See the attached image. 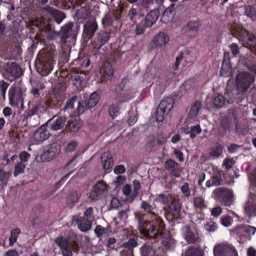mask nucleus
<instances>
[{
    "label": "nucleus",
    "mask_w": 256,
    "mask_h": 256,
    "mask_svg": "<svg viewBox=\"0 0 256 256\" xmlns=\"http://www.w3.org/2000/svg\"><path fill=\"white\" fill-rule=\"evenodd\" d=\"M230 32L233 36L242 42L244 47L250 50L256 48V36L253 34L235 24L232 25Z\"/></svg>",
    "instance_id": "1"
},
{
    "label": "nucleus",
    "mask_w": 256,
    "mask_h": 256,
    "mask_svg": "<svg viewBox=\"0 0 256 256\" xmlns=\"http://www.w3.org/2000/svg\"><path fill=\"white\" fill-rule=\"evenodd\" d=\"M36 25L38 31L35 37L41 42H44L46 40H54L60 35L58 32L52 30L50 24H45L36 22Z\"/></svg>",
    "instance_id": "2"
},
{
    "label": "nucleus",
    "mask_w": 256,
    "mask_h": 256,
    "mask_svg": "<svg viewBox=\"0 0 256 256\" xmlns=\"http://www.w3.org/2000/svg\"><path fill=\"white\" fill-rule=\"evenodd\" d=\"M55 52L54 44L52 43L46 44L44 48L39 52L36 60H38L40 64H54ZM34 64H37L36 61Z\"/></svg>",
    "instance_id": "3"
},
{
    "label": "nucleus",
    "mask_w": 256,
    "mask_h": 256,
    "mask_svg": "<svg viewBox=\"0 0 256 256\" xmlns=\"http://www.w3.org/2000/svg\"><path fill=\"white\" fill-rule=\"evenodd\" d=\"M254 81V77L248 72L239 73L236 78V86L240 92H246Z\"/></svg>",
    "instance_id": "4"
},
{
    "label": "nucleus",
    "mask_w": 256,
    "mask_h": 256,
    "mask_svg": "<svg viewBox=\"0 0 256 256\" xmlns=\"http://www.w3.org/2000/svg\"><path fill=\"white\" fill-rule=\"evenodd\" d=\"M213 252L214 256H238L235 248L228 244L223 243L216 244Z\"/></svg>",
    "instance_id": "5"
},
{
    "label": "nucleus",
    "mask_w": 256,
    "mask_h": 256,
    "mask_svg": "<svg viewBox=\"0 0 256 256\" xmlns=\"http://www.w3.org/2000/svg\"><path fill=\"white\" fill-rule=\"evenodd\" d=\"M214 194L218 200L223 202L226 206H230L233 202V192L227 188H218L214 191Z\"/></svg>",
    "instance_id": "6"
},
{
    "label": "nucleus",
    "mask_w": 256,
    "mask_h": 256,
    "mask_svg": "<svg viewBox=\"0 0 256 256\" xmlns=\"http://www.w3.org/2000/svg\"><path fill=\"white\" fill-rule=\"evenodd\" d=\"M22 90L18 87L12 86L8 90L10 104L12 106H18L20 103L21 106H24V100L22 98Z\"/></svg>",
    "instance_id": "7"
},
{
    "label": "nucleus",
    "mask_w": 256,
    "mask_h": 256,
    "mask_svg": "<svg viewBox=\"0 0 256 256\" xmlns=\"http://www.w3.org/2000/svg\"><path fill=\"white\" fill-rule=\"evenodd\" d=\"M202 26V24L199 19L190 20L184 28V34L189 38H194Z\"/></svg>",
    "instance_id": "8"
},
{
    "label": "nucleus",
    "mask_w": 256,
    "mask_h": 256,
    "mask_svg": "<svg viewBox=\"0 0 256 256\" xmlns=\"http://www.w3.org/2000/svg\"><path fill=\"white\" fill-rule=\"evenodd\" d=\"M41 12L43 14L48 16L49 18L52 17L58 24H60L66 17L64 12L48 6L43 7L41 10Z\"/></svg>",
    "instance_id": "9"
},
{
    "label": "nucleus",
    "mask_w": 256,
    "mask_h": 256,
    "mask_svg": "<svg viewBox=\"0 0 256 256\" xmlns=\"http://www.w3.org/2000/svg\"><path fill=\"white\" fill-rule=\"evenodd\" d=\"M60 152V146L53 144L44 150L40 154V160L42 162L49 161L56 157Z\"/></svg>",
    "instance_id": "10"
},
{
    "label": "nucleus",
    "mask_w": 256,
    "mask_h": 256,
    "mask_svg": "<svg viewBox=\"0 0 256 256\" xmlns=\"http://www.w3.org/2000/svg\"><path fill=\"white\" fill-rule=\"evenodd\" d=\"M251 188L250 196L244 206V211L248 216H256V194Z\"/></svg>",
    "instance_id": "11"
},
{
    "label": "nucleus",
    "mask_w": 256,
    "mask_h": 256,
    "mask_svg": "<svg viewBox=\"0 0 256 256\" xmlns=\"http://www.w3.org/2000/svg\"><path fill=\"white\" fill-rule=\"evenodd\" d=\"M50 134L46 128V126L42 125L33 134L32 140L35 144L42 142L47 140Z\"/></svg>",
    "instance_id": "12"
},
{
    "label": "nucleus",
    "mask_w": 256,
    "mask_h": 256,
    "mask_svg": "<svg viewBox=\"0 0 256 256\" xmlns=\"http://www.w3.org/2000/svg\"><path fill=\"white\" fill-rule=\"evenodd\" d=\"M55 242L60 248L62 256H72V254L68 240L59 237L56 240Z\"/></svg>",
    "instance_id": "13"
},
{
    "label": "nucleus",
    "mask_w": 256,
    "mask_h": 256,
    "mask_svg": "<svg viewBox=\"0 0 256 256\" xmlns=\"http://www.w3.org/2000/svg\"><path fill=\"white\" fill-rule=\"evenodd\" d=\"M160 14L158 8H154L151 10L146 16L144 21L142 22L146 28L151 27L157 20Z\"/></svg>",
    "instance_id": "14"
},
{
    "label": "nucleus",
    "mask_w": 256,
    "mask_h": 256,
    "mask_svg": "<svg viewBox=\"0 0 256 256\" xmlns=\"http://www.w3.org/2000/svg\"><path fill=\"white\" fill-rule=\"evenodd\" d=\"M232 95L231 93L227 92L224 94V97L220 95L216 96L214 100V104L217 108H221L234 102L233 97L230 98Z\"/></svg>",
    "instance_id": "15"
},
{
    "label": "nucleus",
    "mask_w": 256,
    "mask_h": 256,
    "mask_svg": "<svg viewBox=\"0 0 256 256\" xmlns=\"http://www.w3.org/2000/svg\"><path fill=\"white\" fill-rule=\"evenodd\" d=\"M98 24L95 22H86L84 26L83 34L88 38H92L98 29Z\"/></svg>",
    "instance_id": "16"
},
{
    "label": "nucleus",
    "mask_w": 256,
    "mask_h": 256,
    "mask_svg": "<svg viewBox=\"0 0 256 256\" xmlns=\"http://www.w3.org/2000/svg\"><path fill=\"white\" fill-rule=\"evenodd\" d=\"M156 223L155 221L146 222L140 226V230L144 236H147L150 233L158 232Z\"/></svg>",
    "instance_id": "17"
},
{
    "label": "nucleus",
    "mask_w": 256,
    "mask_h": 256,
    "mask_svg": "<svg viewBox=\"0 0 256 256\" xmlns=\"http://www.w3.org/2000/svg\"><path fill=\"white\" fill-rule=\"evenodd\" d=\"M174 7L175 4H172L164 10L161 17V21L163 23L167 24L172 20L176 14Z\"/></svg>",
    "instance_id": "18"
},
{
    "label": "nucleus",
    "mask_w": 256,
    "mask_h": 256,
    "mask_svg": "<svg viewBox=\"0 0 256 256\" xmlns=\"http://www.w3.org/2000/svg\"><path fill=\"white\" fill-rule=\"evenodd\" d=\"M137 246V242L134 239H130L128 242L122 244V246L128 248L126 250H122L120 252V256H134L132 248Z\"/></svg>",
    "instance_id": "19"
},
{
    "label": "nucleus",
    "mask_w": 256,
    "mask_h": 256,
    "mask_svg": "<svg viewBox=\"0 0 256 256\" xmlns=\"http://www.w3.org/2000/svg\"><path fill=\"white\" fill-rule=\"evenodd\" d=\"M101 161L103 168L106 170L111 169L114 165L112 154L108 152H106L102 155Z\"/></svg>",
    "instance_id": "20"
},
{
    "label": "nucleus",
    "mask_w": 256,
    "mask_h": 256,
    "mask_svg": "<svg viewBox=\"0 0 256 256\" xmlns=\"http://www.w3.org/2000/svg\"><path fill=\"white\" fill-rule=\"evenodd\" d=\"M73 24L72 22L66 24L61 28L60 30V42L64 44L66 42L67 39L70 37V32L72 30Z\"/></svg>",
    "instance_id": "21"
},
{
    "label": "nucleus",
    "mask_w": 256,
    "mask_h": 256,
    "mask_svg": "<svg viewBox=\"0 0 256 256\" xmlns=\"http://www.w3.org/2000/svg\"><path fill=\"white\" fill-rule=\"evenodd\" d=\"M46 102L44 100H38L33 107L28 112L30 116L42 113L46 110Z\"/></svg>",
    "instance_id": "22"
},
{
    "label": "nucleus",
    "mask_w": 256,
    "mask_h": 256,
    "mask_svg": "<svg viewBox=\"0 0 256 256\" xmlns=\"http://www.w3.org/2000/svg\"><path fill=\"white\" fill-rule=\"evenodd\" d=\"M174 102V100L172 98H166L162 100L158 107L159 110L168 114L173 108Z\"/></svg>",
    "instance_id": "23"
},
{
    "label": "nucleus",
    "mask_w": 256,
    "mask_h": 256,
    "mask_svg": "<svg viewBox=\"0 0 256 256\" xmlns=\"http://www.w3.org/2000/svg\"><path fill=\"white\" fill-rule=\"evenodd\" d=\"M169 40V37L168 34L162 32H160L154 36V42L156 46L162 47L166 45Z\"/></svg>",
    "instance_id": "24"
},
{
    "label": "nucleus",
    "mask_w": 256,
    "mask_h": 256,
    "mask_svg": "<svg viewBox=\"0 0 256 256\" xmlns=\"http://www.w3.org/2000/svg\"><path fill=\"white\" fill-rule=\"evenodd\" d=\"M234 232L237 234L241 232H244L248 235H254L256 232V228L248 224H241L238 226L234 229Z\"/></svg>",
    "instance_id": "25"
},
{
    "label": "nucleus",
    "mask_w": 256,
    "mask_h": 256,
    "mask_svg": "<svg viewBox=\"0 0 256 256\" xmlns=\"http://www.w3.org/2000/svg\"><path fill=\"white\" fill-rule=\"evenodd\" d=\"M66 122V120L62 117H58L52 120L50 124V128L54 131L62 129Z\"/></svg>",
    "instance_id": "26"
},
{
    "label": "nucleus",
    "mask_w": 256,
    "mask_h": 256,
    "mask_svg": "<svg viewBox=\"0 0 256 256\" xmlns=\"http://www.w3.org/2000/svg\"><path fill=\"white\" fill-rule=\"evenodd\" d=\"M76 221L80 231L86 232L91 228L92 224L90 220L80 218Z\"/></svg>",
    "instance_id": "27"
},
{
    "label": "nucleus",
    "mask_w": 256,
    "mask_h": 256,
    "mask_svg": "<svg viewBox=\"0 0 256 256\" xmlns=\"http://www.w3.org/2000/svg\"><path fill=\"white\" fill-rule=\"evenodd\" d=\"M122 192L126 197V200L127 202H132L136 196L134 194V192L133 190H132L131 186L129 184H126L123 187Z\"/></svg>",
    "instance_id": "28"
},
{
    "label": "nucleus",
    "mask_w": 256,
    "mask_h": 256,
    "mask_svg": "<svg viewBox=\"0 0 256 256\" xmlns=\"http://www.w3.org/2000/svg\"><path fill=\"white\" fill-rule=\"evenodd\" d=\"M6 70L8 73L16 78H19L22 74V71L20 65H7Z\"/></svg>",
    "instance_id": "29"
},
{
    "label": "nucleus",
    "mask_w": 256,
    "mask_h": 256,
    "mask_svg": "<svg viewBox=\"0 0 256 256\" xmlns=\"http://www.w3.org/2000/svg\"><path fill=\"white\" fill-rule=\"evenodd\" d=\"M110 38V36L109 33L106 31L100 32L97 35L98 47L100 48L105 44Z\"/></svg>",
    "instance_id": "30"
},
{
    "label": "nucleus",
    "mask_w": 256,
    "mask_h": 256,
    "mask_svg": "<svg viewBox=\"0 0 256 256\" xmlns=\"http://www.w3.org/2000/svg\"><path fill=\"white\" fill-rule=\"evenodd\" d=\"M202 102L199 101L196 102L190 107L188 114L190 116L194 118L196 116L201 110Z\"/></svg>",
    "instance_id": "31"
},
{
    "label": "nucleus",
    "mask_w": 256,
    "mask_h": 256,
    "mask_svg": "<svg viewBox=\"0 0 256 256\" xmlns=\"http://www.w3.org/2000/svg\"><path fill=\"white\" fill-rule=\"evenodd\" d=\"M34 66L42 76H46L52 70V65H34Z\"/></svg>",
    "instance_id": "32"
},
{
    "label": "nucleus",
    "mask_w": 256,
    "mask_h": 256,
    "mask_svg": "<svg viewBox=\"0 0 256 256\" xmlns=\"http://www.w3.org/2000/svg\"><path fill=\"white\" fill-rule=\"evenodd\" d=\"M176 162L171 159L168 160L165 164L166 168L172 171L175 176L178 177L180 176V173L177 168L176 167Z\"/></svg>",
    "instance_id": "33"
},
{
    "label": "nucleus",
    "mask_w": 256,
    "mask_h": 256,
    "mask_svg": "<svg viewBox=\"0 0 256 256\" xmlns=\"http://www.w3.org/2000/svg\"><path fill=\"white\" fill-rule=\"evenodd\" d=\"M133 97L134 96L132 92H127L123 90L116 100L118 104H120L132 99Z\"/></svg>",
    "instance_id": "34"
},
{
    "label": "nucleus",
    "mask_w": 256,
    "mask_h": 256,
    "mask_svg": "<svg viewBox=\"0 0 256 256\" xmlns=\"http://www.w3.org/2000/svg\"><path fill=\"white\" fill-rule=\"evenodd\" d=\"M99 100L98 94L96 92H92L86 104V107L88 108H91L96 106Z\"/></svg>",
    "instance_id": "35"
},
{
    "label": "nucleus",
    "mask_w": 256,
    "mask_h": 256,
    "mask_svg": "<svg viewBox=\"0 0 256 256\" xmlns=\"http://www.w3.org/2000/svg\"><path fill=\"white\" fill-rule=\"evenodd\" d=\"M185 240L188 243H193L197 239L198 236L196 234L192 232L189 229L186 228L184 234Z\"/></svg>",
    "instance_id": "36"
},
{
    "label": "nucleus",
    "mask_w": 256,
    "mask_h": 256,
    "mask_svg": "<svg viewBox=\"0 0 256 256\" xmlns=\"http://www.w3.org/2000/svg\"><path fill=\"white\" fill-rule=\"evenodd\" d=\"M245 14L246 16L252 20L256 18V8L254 6L248 5L245 7Z\"/></svg>",
    "instance_id": "37"
},
{
    "label": "nucleus",
    "mask_w": 256,
    "mask_h": 256,
    "mask_svg": "<svg viewBox=\"0 0 256 256\" xmlns=\"http://www.w3.org/2000/svg\"><path fill=\"white\" fill-rule=\"evenodd\" d=\"M222 172L218 170H215L213 172L212 180L214 186H218L221 184Z\"/></svg>",
    "instance_id": "38"
},
{
    "label": "nucleus",
    "mask_w": 256,
    "mask_h": 256,
    "mask_svg": "<svg viewBox=\"0 0 256 256\" xmlns=\"http://www.w3.org/2000/svg\"><path fill=\"white\" fill-rule=\"evenodd\" d=\"M232 72V68L231 65H222L220 70V74L224 77L230 76Z\"/></svg>",
    "instance_id": "39"
},
{
    "label": "nucleus",
    "mask_w": 256,
    "mask_h": 256,
    "mask_svg": "<svg viewBox=\"0 0 256 256\" xmlns=\"http://www.w3.org/2000/svg\"><path fill=\"white\" fill-rule=\"evenodd\" d=\"M140 208L146 212L156 216V214L153 212L154 206L150 205L148 202L142 200L140 204Z\"/></svg>",
    "instance_id": "40"
},
{
    "label": "nucleus",
    "mask_w": 256,
    "mask_h": 256,
    "mask_svg": "<svg viewBox=\"0 0 256 256\" xmlns=\"http://www.w3.org/2000/svg\"><path fill=\"white\" fill-rule=\"evenodd\" d=\"M154 201L160 202L162 204H168L169 202V196L164 194H160L156 196Z\"/></svg>",
    "instance_id": "41"
},
{
    "label": "nucleus",
    "mask_w": 256,
    "mask_h": 256,
    "mask_svg": "<svg viewBox=\"0 0 256 256\" xmlns=\"http://www.w3.org/2000/svg\"><path fill=\"white\" fill-rule=\"evenodd\" d=\"M26 168V164L22 162H18L16 164L14 170V176L16 177L18 174H22L24 172Z\"/></svg>",
    "instance_id": "42"
},
{
    "label": "nucleus",
    "mask_w": 256,
    "mask_h": 256,
    "mask_svg": "<svg viewBox=\"0 0 256 256\" xmlns=\"http://www.w3.org/2000/svg\"><path fill=\"white\" fill-rule=\"evenodd\" d=\"M74 84L78 88L80 87L84 78L78 74H74L71 76Z\"/></svg>",
    "instance_id": "43"
},
{
    "label": "nucleus",
    "mask_w": 256,
    "mask_h": 256,
    "mask_svg": "<svg viewBox=\"0 0 256 256\" xmlns=\"http://www.w3.org/2000/svg\"><path fill=\"white\" fill-rule=\"evenodd\" d=\"M20 233V230L16 228L13 230L11 232V235L9 238L10 246H13L14 243L16 242L18 236Z\"/></svg>",
    "instance_id": "44"
},
{
    "label": "nucleus",
    "mask_w": 256,
    "mask_h": 256,
    "mask_svg": "<svg viewBox=\"0 0 256 256\" xmlns=\"http://www.w3.org/2000/svg\"><path fill=\"white\" fill-rule=\"evenodd\" d=\"M222 146L219 144H217L216 145L214 148L212 150V151L210 152V154L212 156H214L218 157V156H220L222 154Z\"/></svg>",
    "instance_id": "45"
},
{
    "label": "nucleus",
    "mask_w": 256,
    "mask_h": 256,
    "mask_svg": "<svg viewBox=\"0 0 256 256\" xmlns=\"http://www.w3.org/2000/svg\"><path fill=\"white\" fill-rule=\"evenodd\" d=\"M119 108L113 104L109 106L108 112L111 117L114 118L119 114Z\"/></svg>",
    "instance_id": "46"
},
{
    "label": "nucleus",
    "mask_w": 256,
    "mask_h": 256,
    "mask_svg": "<svg viewBox=\"0 0 256 256\" xmlns=\"http://www.w3.org/2000/svg\"><path fill=\"white\" fill-rule=\"evenodd\" d=\"M222 224L225 227H228L232 224V218L229 216H222L220 219Z\"/></svg>",
    "instance_id": "47"
},
{
    "label": "nucleus",
    "mask_w": 256,
    "mask_h": 256,
    "mask_svg": "<svg viewBox=\"0 0 256 256\" xmlns=\"http://www.w3.org/2000/svg\"><path fill=\"white\" fill-rule=\"evenodd\" d=\"M80 126L81 124L80 122L77 120H73L69 123V128L72 132L78 131Z\"/></svg>",
    "instance_id": "48"
},
{
    "label": "nucleus",
    "mask_w": 256,
    "mask_h": 256,
    "mask_svg": "<svg viewBox=\"0 0 256 256\" xmlns=\"http://www.w3.org/2000/svg\"><path fill=\"white\" fill-rule=\"evenodd\" d=\"M190 130V138H196L198 134L202 132V129L199 124L192 126Z\"/></svg>",
    "instance_id": "49"
},
{
    "label": "nucleus",
    "mask_w": 256,
    "mask_h": 256,
    "mask_svg": "<svg viewBox=\"0 0 256 256\" xmlns=\"http://www.w3.org/2000/svg\"><path fill=\"white\" fill-rule=\"evenodd\" d=\"M146 28L144 25V24L141 22L136 24V28L135 30V34L136 36H140L144 34L145 32V28Z\"/></svg>",
    "instance_id": "50"
},
{
    "label": "nucleus",
    "mask_w": 256,
    "mask_h": 256,
    "mask_svg": "<svg viewBox=\"0 0 256 256\" xmlns=\"http://www.w3.org/2000/svg\"><path fill=\"white\" fill-rule=\"evenodd\" d=\"M142 256H150L153 254L152 248L150 246H144L141 248Z\"/></svg>",
    "instance_id": "51"
},
{
    "label": "nucleus",
    "mask_w": 256,
    "mask_h": 256,
    "mask_svg": "<svg viewBox=\"0 0 256 256\" xmlns=\"http://www.w3.org/2000/svg\"><path fill=\"white\" fill-rule=\"evenodd\" d=\"M181 191L184 194V196L188 198L190 193V189L189 188V184L187 182L184 184L180 188Z\"/></svg>",
    "instance_id": "52"
},
{
    "label": "nucleus",
    "mask_w": 256,
    "mask_h": 256,
    "mask_svg": "<svg viewBox=\"0 0 256 256\" xmlns=\"http://www.w3.org/2000/svg\"><path fill=\"white\" fill-rule=\"evenodd\" d=\"M77 146L78 143L76 142L72 141L67 144L64 150L66 152H71L75 150Z\"/></svg>",
    "instance_id": "53"
},
{
    "label": "nucleus",
    "mask_w": 256,
    "mask_h": 256,
    "mask_svg": "<svg viewBox=\"0 0 256 256\" xmlns=\"http://www.w3.org/2000/svg\"><path fill=\"white\" fill-rule=\"evenodd\" d=\"M77 98V96H73L72 98L68 100L64 107V110L72 108H74V104L76 101Z\"/></svg>",
    "instance_id": "54"
},
{
    "label": "nucleus",
    "mask_w": 256,
    "mask_h": 256,
    "mask_svg": "<svg viewBox=\"0 0 256 256\" xmlns=\"http://www.w3.org/2000/svg\"><path fill=\"white\" fill-rule=\"evenodd\" d=\"M128 209L122 210L118 212V218L122 221L124 222L128 217Z\"/></svg>",
    "instance_id": "55"
},
{
    "label": "nucleus",
    "mask_w": 256,
    "mask_h": 256,
    "mask_svg": "<svg viewBox=\"0 0 256 256\" xmlns=\"http://www.w3.org/2000/svg\"><path fill=\"white\" fill-rule=\"evenodd\" d=\"M30 155L26 151L22 152L19 154V158L20 160V162L24 164V162H27L30 159Z\"/></svg>",
    "instance_id": "56"
},
{
    "label": "nucleus",
    "mask_w": 256,
    "mask_h": 256,
    "mask_svg": "<svg viewBox=\"0 0 256 256\" xmlns=\"http://www.w3.org/2000/svg\"><path fill=\"white\" fill-rule=\"evenodd\" d=\"M204 228L208 232H214L216 230L218 226L216 222L210 221L205 225Z\"/></svg>",
    "instance_id": "57"
},
{
    "label": "nucleus",
    "mask_w": 256,
    "mask_h": 256,
    "mask_svg": "<svg viewBox=\"0 0 256 256\" xmlns=\"http://www.w3.org/2000/svg\"><path fill=\"white\" fill-rule=\"evenodd\" d=\"M106 232L105 228L101 226H97L94 230V233L98 237L102 236Z\"/></svg>",
    "instance_id": "58"
},
{
    "label": "nucleus",
    "mask_w": 256,
    "mask_h": 256,
    "mask_svg": "<svg viewBox=\"0 0 256 256\" xmlns=\"http://www.w3.org/2000/svg\"><path fill=\"white\" fill-rule=\"evenodd\" d=\"M80 196L77 192H73L70 194L68 200L72 202H78Z\"/></svg>",
    "instance_id": "59"
},
{
    "label": "nucleus",
    "mask_w": 256,
    "mask_h": 256,
    "mask_svg": "<svg viewBox=\"0 0 256 256\" xmlns=\"http://www.w3.org/2000/svg\"><path fill=\"white\" fill-rule=\"evenodd\" d=\"M94 188L100 194H102L106 190V184L104 182H98L96 184Z\"/></svg>",
    "instance_id": "60"
},
{
    "label": "nucleus",
    "mask_w": 256,
    "mask_h": 256,
    "mask_svg": "<svg viewBox=\"0 0 256 256\" xmlns=\"http://www.w3.org/2000/svg\"><path fill=\"white\" fill-rule=\"evenodd\" d=\"M211 214L214 217L218 218L222 212V208L220 206H216L211 210Z\"/></svg>",
    "instance_id": "61"
},
{
    "label": "nucleus",
    "mask_w": 256,
    "mask_h": 256,
    "mask_svg": "<svg viewBox=\"0 0 256 256\" xmlns=\"http://www.w3.org/2000/svg\"><path fill=\"white\" fill-rule=\"evenodd\" d=\"M168 114L166 112H164V111L160 112L159 110V108H158L156 114V120L158 122H162L164 118V116L167 115Z\"/></svg>",
    "instance_id": "62"
},
{
    "label": "nucleus",
    "mask_w": 256,
    "mask_h": 256,
    "mask_svg": "<svg viewBox=\"0 0 256 256\" xmlns=\"http://www.w3.org/2000/svg\"><path fill=\"white\" fill-rule=\"evenodd\" d=\"M230 47L232 53L234 56H237L240 53V48L236 43H232Z\"/></svg>",
    "instance_id": "63"
},
{
    "label": "nucleus",
    "mask_w": 256,
    "mask_h": 256,
    "mask_svg": "<svg viewBox=\"0 0 256 256\" xmlns=\"http://www.w3.org/2000/svg\"><path fill=\"white\" fill-rule=\"evenodd\" d=\"M103 70L106 74L108 76H111L113 75L114 70L112 65H104Z\"/></svg>",
    "instance_id": "64"
}]
</instances>
